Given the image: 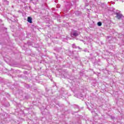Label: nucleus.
Wrapping results in <instances>:
<instances>
[{
  "instance_id": "f257e3e1",
  "label": "nucleus",
  "mask_w": 124,
  "mask_h": 124,
  "mask_svg": "<svg viewBox=\"0 0 124 124\" xmlns=\"http://www.w3.org/2000/svg\"><path fill=\"white\" fill-rule=\"evenodd\" d=\"M116 15V18H117V19H121V18H122V17L123 16V15H122V14H119L118 13H117Z\"/></svg>"
},
{
  "instance_id": "f03ea898",
  "label": "nucleus",
  "mask_w": 124,
  "mask_h": 124,
  "mask_svg": "<svg viewBox=\"0 0 124 124\" xmlns=\"http://www.w3.org/2000/svg\"><path fill=\"white\" fill-rule=\"evenodd\" d=\"M79 34L77 32V31H74L73 33H71V35H73L74 36H78Z\"/></svg>"
},
{
  "instance_id": "7ed1b4c3",
  "label": "nucleus",
  "mask_w": 124,
  "mask_h": 124,
  "mask_svg": "<svg viewBox=\"0 0 124 124\" xmlns=\"http://www.w3.org/2000/svg\"><path fill=\"white\" fill-rule=\"evenodd\" d=\"M32 18L31 17H28V19H27V21L28 22H29V23H32V21H31Z\"/></svg>"
},
{
  "instance_id": "20e7f679",
  "label": "nucleus",
  "mask_w": 124,
  "mask_h": 124,
  "mask_svg": "<svg viewBox=\"0 0 124 124\" xmlns=\"http://www.w3.org/2000/svg\"><path fill=\"white\" fill-rule=\"evenodd\" d=\"M97 25L99 27H100L102 25V23L100 22H99L97 23Z\"/></svg>"
},
{
  "instance_id": "39448f33",
  "label": "nucleus",
  "mask_w": 124,
  "mask_h": 124,
  "mask_svg": "<svg viewBox=\"0 0 124 124\" xmlns=\"http://www.w3.org/2000/svg\"><path fill=\"white\" fill-rule=\"evenodd\" d=\"M73 48H75V45H73Z\"/></svg>"
}]
</instances>
